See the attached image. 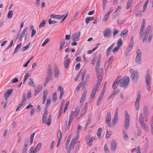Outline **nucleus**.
Returning <instances> with one entry per match:
<instances>
[{"instance_id": "obj_43", "label": "nucleus", "mask_w": 153, "mask_h": 153, "mask_svg": "<svg viewBox=\"0 0 153 153\" xmlns=\"http://www.w3.org/2000/svg\"><path fill=\"white\" fill-rule=\"evenodd\" d=\"M109 16V14L106 13L104 16L103 19V21L105 22H106L108 19Z\"/></svg>"}, {"instance_id": "obj_27", "label": "nucleus", "mask_w": 153, "mask_h": 153, "mask_svg": "<svg viewBox=\"0 0 153 153\" xmlns=\"http://www.w3.org/2000/svg\"><path fill=\"white\" fill-rule=\"evenodd\" d=\"M134 43L129 42V46L128 48L127 49V51H128V53L131 50L132 48L133 47Z\"/></svg>"}, {"instance_id": "obj_28", "label": "nucleus", "mask_w": 153, "mask_h": 153, "mask_svg": "<svg viewBox=\"0 0 153 153\" xmlns=\"http://www.w3.org/2000/svg\"><path fill=\"white\" fill-rule=\"evenodd\" d=\"M133 0H128L127 3L126 9H128L131 7V4L132 3Z\"/></svg>"}, {"instance_id": "obj_14", "label": "nucleus", "mask_w": 153, "mask_h": 153, "mask_svg": "<svg viewBox=\"0 0 153 153\" xmlns=\"http://www.w3.org/2000/svg\"><path fill=\"white\" fill-rule=\"evenodd\" d=\"M115 45V43H113L111 45L108 47L107 50L106 54L108 56H109L111 53V50L114 46Z\"/></svg>"}, {"instance_id": "obj_64", "label": "nucleus", "mask_w": 153, "mask_h": 153, "mask_svg": "<svg viewBox=\"0 0 153 153\" xmlns=\"http://www.w3.org/2000/svg\"><path fill=\"white\" fill-rule=\"evenodd\" d=\"M125 20H123L122 21L118 20L117 21V23L119 25H122L125 22Z\"/></svg>"}, {"instance_id": "obj_11", "label": "nucleus", "mask_w": 153, "mask_h": 153, "mask_svg": "<svg viewBox=\"0 0 153 153\" xmlns=\"http://www.w3.org/2000/svg\"><path fill=\"white\" fill-rule=\"evenodd\" d=\"M145 79L146 84L151 83L152 77L149 73V72L148 71L147 72L146 75Z\"/></svg>"}, {"instance_id": "obj_18", "label": "nucleus", "mask_w": 153, "mask_h": 153, "mask_svg": "<svg viewBox=\"0 0 153 153\" xmlns=\"http://www.w3.org/2000/svg\"><path fill=\"white\" fill-rule=\"evenodd\" d=\"M129 120L125 119L124 127L125 129H128L129 126Z\"/></svg>"}, {"instance_id": "obj_50", "label": "nucleus", "mask_w": 153, "mask_h": 153, "mask_svg": "<svg viewBox=\"0 0 153 153\" xmlns=\"http://www.w3.org/2000/svg\"><path fill=\"white\" fill-rule=\"evenodd\" d=\"M71 136H69L68 138V139L66 141V144H65V146H66V148L67 149L69 143L70 142V140H71Z\"/></svg>"}, {"instance_id": "obj_35", "label": "nucleus", "mask_w": 153, "mask_h": 153, "mask_svg": "<svg viewBox=\"0 0 153 153\" xmlns=\"http://www.w3.org/2000/svg\"><path fill=\"white\" fill-rule=\"evenodd\" d=\"M35 134V132H33L31 135L30 137V145H31L33 143V137Z\"/></svg>"}, {"instance_id": "obj_6", "label": "nucleus", "mask_w": 153, "mask_h": 153, "mask_svg": "<svg viewBox=\"0 0 153 153\" xmlns=\"http://www.w3.org/2000/svg\"><path fill=\"white\" fill-rule=\"evenodd\" d=\"M142 53L139 49L137 50V56L135 58V61L137 63L141 64V56Z\"/></svg>"}, {"instance_id": "obj_63", "label": "nucleus", "mask_w": 153, "mask_h": 153, "mask_svg": "<svg viewBox=\"0 0 153 153\" xmlns=\"http://www.w3.org/2000/svg\"><path fill=\"white\" fill-rule=\"evenodd\" d=\"M146 88L147 90L149 91L151 88V83H149V84H146Z\"/></svg>"}, {"instance_id": "obj_37", "label": "nucleus", "mask_w": 153, "mask_h": 153, "mask_svg": "<svg viewBox=\"0 0 153 153\" xmlns=\"http://www.w3.org/2000/svg\"><path fill=\"white\" fill-rule=\"evenodd\" d=\"M13 11L12 10H10L8 13L7 17L9 19H10L12 17Z\"/></svg>"}, {"instance_id": "obj_10", "label": "nucleus", "mask_w": 153, "mask_h": 153, "mask_svg": "<svg viewBox=\"0 0 153 153\" xmlns=\"http://www.w3.org/2000/svg\"><path fill=\"white\" fill-rule=\"evenodd\" d=\"M95 139L94 137H92L91 138L90 136H88L86 137V140L87 143V144L89 146H91L92 144V143L93 141Z\"/></svg>"}, {"instance_id": "obj_30", "label": "nucleus", "mask_w": 153, "mask_h": 153, "mask_svg": "<svg viewBox=\"0 0 153 153\" xmlns=\"http://www.w3.org/2000/svg\"><path fill=\"white\" fill-rule=\"evenodd\" d=\"M128 30L127 29H125L122 30L120 34V36L123 37L125 35L127 34L128 33Z\"/></svg>"}, {"instance_id": "obj_60", "label": "nucleus", "mask_w": 153, "mask_h": 153, "mask_svg": "<svg viewBox=\"0 0 153 153\" xmlns=\"http://www.w3.org/2000/svg\"><path fill=\"white\" fill-rule=\"evenodd\" d=\"M73 140H72L71 143L70 144L69 147L68 148H70V149H71V148L72 147V146H74V145H75V144L76 143H74V142H73Z\"/></svg>"}, {"instance_id": "obj_15", "label": "nucleus", "mask_w": 153, "mask_h": 153, "mask_svg": "<svg viewBox=\"0 0 153 153\" xmlns=\"http://www.w3.org/2000/svg\"><path fill=\"white\" fill-rule=\"evenodd\" d=\"M58 89L60 91V95L59 98H62L64 93V88L62 86H59L58 88Z\"/></svg>"}, {"instance_id": "obj_49", "label": "nucleus", "mask_w": 153, "mask_h": 153, "mask_svg": "<svg viewBox=\"0 0 153 153\" xmlns=\"http://www.w3.org/2000/svg\"><path fill=\"white\" fill-rule=\"evenodd\" d=\"M30 45V43H29L26 46L23 47L22 48V51H23L27 50L29 47Z\"/></svg>"}, {"instance_id": "obj_26", "label": "nucleus", "mask_w": 153, "mask_h": 153, "mask_svg": "<svg viewBox=\"0 0 153 153\" xmlns=\"http://www.w3.org/2000/svg\"><path fill=\"white\" fill-rule=\"evenodd\" d=\"M117 46L119 47H120L122 45H123V42L121 38H120L119 39L117 42Z\"/></svg>"}, {"instance_id": "obj_25", "label": "nucleus", "mask_w": 153, "mask_h": 153, "mask_svg": "<svg viewBox=\"0 0 153 153\" xmlns=\"http://www.w3.org/2000/svg\"><path fill=\"white\" fill-rule=\"evenodd\" d=\"M147 108H148L146 106H145L143 108L144 115L146 117H147L148 114Z\"/></svg>"}, {"instance_id": "obj_13", "label": "nucleus", "mask_w": 153, "mask_h": 153, "mask_svg": "<svg viewBox=\"0 0 153 153\" xmlns=\"http://www.w3.org/2000/svg\"><path fill=\"white\" fill-rule=\"evenodd\" d=\"M43 88L42 85L38 86L35 89L34 92V95H37L39 92L42 90Z\"/></svg>"}, {"instance_id": "obj_48", "label": "nucleus", "mask_w": 153, "mask_h": 153, "mask_svg": "<svg viewBox=\"0 0 153 153\" xmlns=\"http://www.w3.org/2000/svg\"><path fill=\"white\" fill-rule=\"evenodd\" d=\"M26 100V95L25 93L23 94L22 97V103L25 102Z\"/></svg>"}, {"instance_id": "obj_23", "label": "nucleus", "mask_w": 153, "mask_h": 153, "mask_svg": "<svg viewBox=\"0 0 153 153\" xmlns=\"http://www.w3.org/2000/svg\"><path fill=\"white\" fill-rule=\"evenodd\" d=\"M94 19V18L92 17H87L85 19V22L86 24H88L90 21H92Z\"/></svg>"}, {"instance_id": "obj_21", "label": "nucleus", "mask_w": 153, "mask_h": 153, "mask_svg": "<svg viewBox=\"0 0 153 153\" xmlns=\"http://www.w3.org/2000/svg\"><path fill=\"white\" fill-rule=\"evenodd\" d=\"M91 115H89L88 117V120L87 121V122L86 123V126L85 128V130L86 129V127L88 126L90 124L91 122Z\"/></svg>"}, {"instance_id": "obj_39", "label": "nucleus", "mask_w": 153, "mask_h": 153, "mask_svg": "<svg viewBox=\"0 0 153 153\" xmlns=\"http://www.w3.org/2000/svg\"><path fill=\"white\" fill-rule=\"evenodd\" d=\"M28 84L29 85L33 87H34L35 85L34 83L33 82L31 78L29 79Z\"/></svg>"}, {"instance_id": "obj_3", "label": "nucleus", "mask_w": 153, "mask_h": 153, "mask_svg": "<svg viewBox=\"0 0 153 153\" xmlns=\"http://www.w3.org/2000/svg\"><path fill=\"white\" fill-rule=\"evenodd\" d=\"M130 73L131 74V78L134 81H137L139 78L138 71L136 70L131 68L130 70Z\"/></svg>"}, {"instance_id": "obj_58", "label": "nucleus", "mask_w": 153, "mask_h": 153, "mask_svg": "<svg viewBox=\"0 0 153 153\" xmlns=\"http://www.w3.org/2000/svg\"><path fill=\"white\" fill-rule=\"evenodd\" d=\"M57 22L56 21L53 20L51 21V19H50L48 20V23L49 24L51 25L52 24H54Z\"/></svg>"}, {"instance_id": "obj_46", "label": "nucleus", "mask_w": 153, "mask_h": 153, "mask_svg": "<svg viewBox=\"0 0 153 153\" xmlns=\"http://www.w3.org/2000/svg\"><path fill=\"white\" fill-rule=\"evenodd\" d=\"M140 105V102L136 101L135 102V107L136 109L137 110H138L139 108V106Z\"/></svg>"}, {"instance_id": "obj_32", "label": "nucleus", "mask_w": 153, "mask_h": 153, "mask_svg": "<svg viewBox=\"0 0 153 153\" xmlns=\"http://www.w3.org/2000/svg\"><path fill=\"white\" fill-rule=\"evenodd\" d=\"M143 114L141 113L139 116L138 121L140 123L143 122Z\"/></svg>"}, {"instance_id": "obj_54", "label": "nucleus", "mask_w": 153, "mask_h": 153, "mask_svg": "<svg viewBox=\"0 0 153 153\" xmlns=\"http://www.w3.org/2000/svg\"><path fill=\"white\" fill-rule=\"evenodd\" d=\"M51 79V78H50V77L46 76V78L45 81L44 83V87L47 84V83Z\"/></svg>"}, {"instance_id": "obj_24", "label": "nucleus", "mask_w": 153, "mask_h": 153, "mask_svg": "<svg viewBox=\"0 0 153 153\" xmlns=\"http://www.w3.org/2000/svg\"><path fill=\"white\" fill-rule=\"evenodd\" d=\"M46 22V20L44 19L40 22V25L39 27V28L43 27L45 25Z\"/></svg>"}, {"instance_id": "obj_31", "label": "nucleus", "mask_w": 153, "mask_h": 153, "mask_svg": "<svg viewBox=\"0 0 153 153\" xmlns=\"http://www.w3.org/2000/svg\"><path fill=\"white\" fill-rule=\"evenodd\" d=\"M118 120V117L114 116L112 120L113 125H115L116 124Z\"/></svg>"}, {"instance_id": "obj_51", "label": "nucleus", "mask_w": 153, "mask_h": 153, "mask_svg": "<svg viewBox=\"0 0 153 153\" xmlns=\"http://www.w3.org/2000/svg\"><path fill=\"white\" fill-rule=\"evenodd\" d=\"M102 130V129L101 128H100L98 129L97 133V135L98 137H100L101 135Z\"/></svg>"}, {"instance_id": "obj_22", "label": "nucleus", "mask_w": 153, "mask_h": 153, "mask_svg": "<svg viewBox=\"0 0 153 153\" xmlns=\"http://www.w3.org/2000/svg\"><path fill=\"white\" fill-rule=\"evenodd\" d=\"M140 124L141 125L142 127L144 130L146 131L148 130L149 128L148 126L146 125L145 123L144 122H143Z\"/></svg>"}, {"instance_id": "obj_38", "label": "nucleus", "mask_w": 153, "mask_h": 153, "mask_svg": "<svg viewBox=\"0 0 153 153\" xmlns=\"http://www.w3.org/2000/svg\"><path fill=\"white\" fill-rule=\"evenodd\" d=\"M53 74V72L51 71H47L46 76L50 78H51Z\"/></svg>"}, {"instance_id": "obj_62", "label": "nucleus", "mask_w": 153, "mask_h": 153, "mask_svg": "<svg viewBox=\"0 0 153 153\" xmlns=\"http://www.w3.org/2000/svg\"><path fill=\"white\" fill-rule=\"evenodd\" d=\"M28 27H26L22 31L21 33V34H23L24 35H25V33L26 32L27 30H28Z\"/></svg>"}, {"instance_id": "obj_44", "label": "nucleus", "mask_w": 153, "mask_h": 153, "mask_svg": "<svg viewBox=\"0 0 153 153\" xmlns=\"http://www.w3.org/2000/svg\"><path fill=\"white\" fill-rule=\"evenodd\" d=\"M57 98L56 93H54L52 95V101L55 102L57 100Z\"/></svg>"}, {"instance_id": "obj_45", "label": "nucleus", "mask_w": 153, "mask_h": 153, "mask_svg": "<svg viewBox=\"0 0 153 153\" xmlns=\"http://www.w3.org/2000/svg\"><path fill=\"white\" fill-rule=\"evenodd\" d=\"M51 99L50 98H48L47 100V101L46 103L45 107H46V108H48V106L49 105H50L51 102Z\"/></svg>"}, {"instance_id": "obj_40", "label": "nucleus", "mask_w": 153, "mask_h": 153, "mask_svg": "<svg viewBox=\"0 0 153 153\" xmlns=\"http://www.w3.org/2000/svg\"><path fill=\"white\" fill-rule=\"evenodd\" d=\"M32 71L33 70L30 71H28L25 74V77L27 78L29 77L32 74Z\"/></svg>"}, {"instance_id": "obj_5", "label": "nucleus", "mask_w": 153, "mask_h": 153, "mask_svg": "<svg viewBox=\"0 0 153 153\" xmlns=\"http://www.w3.org/2000/svg\"><path fill=\"white\" fill-rule=\"evenodd\" d=\"M101 82V80H97V85L96 86H94V88L92 90V93L90 97L91 98H93L94 97L97 89H98L99 88Z\"/></svg>"}, {"instance_id": "obj_61", "label": "nucleus", "mask_w": 153, "mask_h": 153, "mask_svg": "<svg viewBox=\"0 0 153 153\" xmlns=\"http://www.w3.org/2000/svg\"><path fill=\"white\" fill-rule=\"evenodd\" d=\"M118 32V30L117 29H114L113 31V35L114 36H116Z\"/></svg>"}, {"instance_id": "obj_4", "label": "nucleus", "mask_w": 153, "mask_h": 153, "mask_svg": "<svg viewBox=\"0 0 153 153\" xmlns=\"http://www.w3.org/2000/svg\"><path fill=\"white\" fill-rule=\"evenodd\" d=\"M129 78L128 76H125L120 84V86L121 87L126 88L129 84Z\"/></svg>"}, {"instance_id": "obj_12", "label": "nucleus", "mask_w": 153, "mask_h": 153, "mask_svg": "<svg viewBox=\"0 0 153 153\" xmlns=\"http://www.w3.org/2000/svg\"><path fill=\"white\" fill-rule=\"evenodd\" d=\"M13 91L12 89H11L5 92L4 94V97L6 100H7V98L10 96Z\"/></svg>"}, {"instance_id": "obj_56", "label": "nucleus", "mask_w": 153, "mask_h": 153, "mask_svg": "<svg viewBox=\"0 0 153 153\" xmlns=\"http://www.w3.org/2000/svg\"><path fill=\"white\" fill-rule=\"evenodd\" d=\"M47 115L43 114V116L42 117V121L43 123L45 122L46 120L47 119Z\"/></svg>"}, {"instance_id": "obj_55", "label": "nucleus", "mask_w": 153, "mask_h": 153, "mask_svg": "<svg viewBox=\"0 0 153 153\" xmlns=\"http://www.w3.org/2000/svg\"><path fill=\"white\" fill-rule=\"evenodd\" d=\"M62 134L61 131L60 130H59L58 133V139H61Z\"/></svg>"}, {"instance_id": "obj_47", "label": "nucleus", "mask_w": 153, "mask_h": 153, "mask_svg": "<svg viewBox=\"0 0 153 153\" xmlns=\"http://www.w3.org/2000/svg\"><path fill=\"white\" fill-rule=\"evenodd\" d=\"M140 105V102L136 101L135 102V107L136 109L137 110H138L139 108V106Z\"/></svg>"}, {"instance_id": "obj_36", "label": "nucleus", "mask_w": 153, "mask_h": 153, "mask_svg": "<svg viewBox=\"0 0 153 153\" xmlns=\"http://www.w3.org/2000/svg\"><path fill=\"white\" fill-rule=\"evenodd\" d=\"M37 152H38V151H36V150L35 148L32 147H31L30 149V151L29 153H36Z\"/></svg>"}, {"instance_id": "obj_7", "label": "nucleus", "mask_w": 153, "mask_h": 153, "mask_svg": "<svg viewBox=\"0 0 153 153\" xmlns=\"http://www.w3.org/2000/svg\"><path fill=\"white\" fill-rule=\"evenodd\" d=\"M103 34L104 37L110 38L112 35L111 31L110 29L107 28L103 31Z\"/></svg>"}, {"instance_id": "obj_29", "label": "nucleus", "mask_w": 153, "mask_h": 153, "mask_svg": "<svg viewBox=\"0 0 153 153\" xmlns=\"http://www.w3.org/2000/svg\"><path fill=\"white\" fill-rule=\"evenodd\" d=\"M149 2V0H146L143 6V12H144L146 10L147 6Z\"/></svg>"}, {"instance_id": "obj_2", "label": "nucleus", "mask_w": 153, "mask_h": 153, "mask_svg": "<svg viewBox=\"0 0 153 153\" xmlns=\"http://www.w3.org/2000/svg\"><path fill=\"white\" fill-rule=\"evenodd\" d=\"M100 60H97L95 68L96 74L98 78L97 80H101L102 79L103 71L102 68H99L100 65Z\"/></svg>"}, {"instance_id": "obj_19", "label": "nucleus", "mask_w": 153, "mask_h": 153, "mask_svg": "<svg viewBox=\"0 0 153 153\" xmlns=\"http://www.w3.org/2000/svg\"><path fill=\"white\" fill-rule=\"evenodd\" d=\"M70 61V59L69 58H67L64 61V65L65 68L66 69H68V68L69 63Z\"/></svg>"}, {"instance_id": "obj_20", "label": "nucleus", "mask_w": 153, "mask_h": 153, "mask_svg": "<svg viewBox=\"0 0 153 153\" xmlns=\"http://www.w3.org/2000/svg\"><path fill=\"white\" fill-rule=\"evenodd\" d=\"M111 114L110 112H108L106 117L105 121L106 122H110L111 120Z\"/></svg>"}, {"instance_id": "obj_8", "label": "nucleus", "mask_w": 153, "mask_h": 153, "mask_svg": "<svg viewBox=\"0 0 153 153\" xmlns=\"http://www.w3.org/2000/svg\"><path fill=\"white\" fill-rule=\"evenodd\" d=\"M122 79V77L121 76H119L115 79V82L112 85V88L114 89L117 88L118 85L119 84L120 80Z\"/></svg>"}, {"instance_id": "obj_59", "label": "nucleus", "mask_w": 153, "mask_h": 153, "mask_svg": "<svg viewBox=\"0 0 153 153\" xmlns=\"http://www.w3.org/2000/svg\"><path fill=\"white\" fill-rule=\"evenodd\" d=\"M125 119H130L129 116L127 111H125Z\"/></svg>"}, {"instance_id": "obj_42", "label": "nucleus", "mask_w": 153, "mask_h": 153, "mask_svg": "<svg viewBox=\"0 0 153 153\" xmlns=\"http://www.w3.org/2000/svg\"><path fill=\"white\" fill-rule=\"evenodd\" d=\"M123 134L124 138L125 140H127L128 139V136L126 132V131L125 130H123Z\"/></svg>"}, {"instance_id": "obj_57", "label": "nucleus", "mask_w": 153, "mask_h": 153, "mask_svg": "<svg viewBox=\"0 0 153 153\" xmlns=\"http://www.w3.org/2000/svg\"><path fill=\"white\" fill-rule=\"evenodd\" d=\"M145 25H141V27L140 28V34L141 35L142 32H143V31L144 30V28H145Z\"/></svg>"}, {"instance_id": "obj_9", "label": "nucleus", "mask_w": 153, "mask_h": 153, "mask_svg": "<svg viewBox=\"0 0 153 153\" xmlns=\"http://www.w3.org/2000/svg\"><path fill=\"white\" fill-rule=\"evenodd\" d=\"M80 35V32H75L72 35L71 39L74 41H77L79 40Z\"/></svg>"}, {"instance_id": "obj_41", "label": "nucleus", "mask_w": 153, "mask_h": 153, "mask_svg": "<svg viewBox=\"0 0 153 153\" xmlns=\"http://www.w3.org/2000/svg\"><path fill=\"white\" fill-rule=\"evenodd\" d=\"M42 144L41 143H39L37 144L35 148L36 150V151H38V152L39 151L42 146Z\"/></svg>"}, {"instance_id": "obj_1", "label": "nucleus", "mask_w": 153, "mask_h": 153, "mask_svg": "<svg viewBox=\"0 0 153 153\" xmlns=\"http://www.w3.org/2000/svg\"><path fill=\"white\" fill-rule=\"evenodd\" d=\"M151 26L148 25L146 28L143 32H142L141 35L139 34V36L142 38L143 42H146L147 41L149 43H150L153 37L152 32H149L150 31Z\"/></svg>"}, {"instance_id": "obj_33", "label": "nucleus", "mask_w": 153, "mask_h": 153, "mask_svg": "<svg viewBox=\"0 0 153 153\" xmlns=\"http://www.w3.org/2000/svg\"><path fill=\"white\" fill-rule=\"evenodd\" d=\"M79 133L77 132L75 138H73L72 139V140H73V141L74 143H76V142L77 141L78 139L79 138Z\"/></svg>"}, {"instance_id": "obj_52", "label": "nucleus", "mask_w": 153, "mask_h": 153, "mask_svg": "<svg viewBox=\"0 0 153 153\" xmlns=\"http://www.w3.org/2000/svg\"><path fill=\"white\" fill-rule=\"evenodd\" d=\"M50 40V39L49 38H47L46 39L44 42L42 43V46H43L45 45L46 44H47L48 42Z\"/></svg>"}, {"instance_id": "obj_34", "label": "nucleus", "mask_w": 153, "mask_h": 153, "mask_svg": "<svg viewBox=\"0 0 153 153\" xmlns=\"http://www.w3.org/2000/svg\"><path fill=\"white\" fill-rule=\"evenodd\" d=\"M80 108L78 106L76 108L75 110V116L76 117L79 114L80 112Z\"/></svg>"}, {"instance_id": "obj_53", "label": "nucleus", "mask_w": 153, "mask_h": 153, "mask_svg": "<svg viewBox=\"0 0 153 153\" xmlns=\"http://www.w3.org/2000/svg\"><path fill=\"white\" fill-rule=\"evenodd\" d=\"M140 99V91H138L137 94V97L136 99V101H139Z\"/></svg>"}, {"instance_id": "obj_16", "label": "nucleus", "mask_w": 153, "mask_h": 153, "mask_svg": "<svg viewBox=\"0 0 153 153\" xmlns=\"http://www.w3.org/2000/svg\"><path fill=\"white\" fill-rule=\"evenodd\" d=\"M54 76L56 77H58L60 75V71L57 67H56L54 69Z\"/></svg>"}, {"instance_id": "obj_17", "label": "nucleus", "mask_w": 153, "mask_h": 153, "mask_svg": "<svg viewBox=\"0 0 153 153\" xmlns=\"http://www.w3.org/2000/svg\"><path fill=\"white\" fill-rule=\"evenodd\" d=\"M117 146V144L116 142L114 141H112L111 143V150L113 151L116 150V148Z\"/></svg>"}]
</instances>
